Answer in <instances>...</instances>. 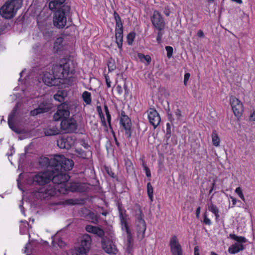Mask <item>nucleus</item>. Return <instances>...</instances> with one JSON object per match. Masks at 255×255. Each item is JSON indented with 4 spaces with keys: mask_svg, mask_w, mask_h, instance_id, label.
Wrapping results in <instances>:
<instances>
[{
    "mask_svg": "<svg viewBox=\"0 0 255 255\" xmlns=\"http://www.w3.org/2000/svg\"><path fill=\"white\" fill-rule=\"evenodd\" d=\"M40 165L46 166V170H53L55 167H63L64 169H72L74 162L71 159L66 158L62 155H54L53 158H41L39 161Z\"/></svg>",
    "mask_w": 255,
    "mask_h": 255,
    "instance_id": "obj_1",
    "label": "nucleus"
},
{
    "mask_svg": "<svg viewBox=\"0 0 255 255\" xmlns=\"http://www.w3.org/2000/svg\"><path fill=\"white\" fill-rule=\"evenodd\" d=\"M22 0H9L0 8V15L5 19H11L22 5Z\"/></svg>",
    "mask_w": 255,
    "mask_h": 255,
    "instance_id": "obj_2",
    "label": "nucleus"
},
{
    "mask_svg": "<svg viewBox=\"0 0 255 255\" xmlns=\"http://www.w3.org/2000/svg\"><path fill=\"white\" fill-rule=\"evenodd\" d=\"M119 210L122 229L127 233L126 251L128 253H130L132 250L133 246V240L132 234L128 225L127 215L123 213L121 208H119Z\"/></svg>",
    "mask_w": 255,
    "mask_h": 255,
    "instance_id": "obj_3",
    "label": "nucleus"
},
{
    "mask_svg": "<svg viewBox=\"0 0 255 255\" xmlns=\"http://www.w3.org/2000/svg\"><path fill=\"white\" fill-rule=\"evenodd\" d=\"M71 169H66L63 167H54L53 170H51L52 182L57 184H63L68 181L69 176L66 171Z\"/></svg>",
    "mask_w": 255,
    "mask_h": 255,
    "instance_id": "obj_4",
    "label": "nucleus"
},
{
    "mask_svg": "<svg viewBox=\"0 0 255 255\" xmlns=\"http://www.w3.org/2000/svg\"><path fill=\"white\" fill-rule=\"evenodd\" d=\"M71 62H67L63 64L57 65L53 68V73L57 81L59 79L66 78L69 73L72 72V69L70 67Z\"/></svg>",
    "mask_w": 255,
    "mask_h": 255,
    "instance_id": "obj_5",
    "label": "nucleus"
},
{
    "mask_svg": "<svg viewBox=\"0 0 255 255\" xmlns=\"http://www.w3.org/2000/svg\"><path fill=\"white\" fill-rule=\"evenodd\" d=\"M143 215L140 209L136 211L135 214V227L137 233V237L139 240H142L144 237L146 231V223L143 219Z\"/></svg>",
    "mask_w": 255,
    "mask_h": 255,
    "instance_id": "obj_6",
    "label": "nucleus"
},
{
    "mask_svg": "<svg viewBox=\"0 0 255 255\" xmlns=\"http://www.w3.org/2000/svg\"><path fill=\"white\" fill-rule=\"evenodd\" d=\"M56 194L55 189L48 186L42 187L33 192V196L40 200H48Z\"/></svg>",
    "mask_w": 255,
    "mask_h": 255,
    "instance_id": "obj_7",
    "label": "nucleus"
},
{
    "mask_svg": "<svg viewBox=\"0 0 255 255\" xmlns=\"http://www.w3.org/2000/svg\"><path fill=\"white\" fill-rule=\"evenodd\" d=\"M230 238L237 241V243L231 246L228 249V252L231 254H235L244 249L243 243L246 242V239L243 237L237 236L235 234H230Z\"/></svg>",
    "mask_w": 255,
    "mask_h": 255,
    "instance_id": "obj_8",
    "label": "nucleus"
},
{
    "mask_svg": "<svg viewBox=\"0 0 255 255\" xmlns=\"http://www.w3.org/2000/svg\"><path fill=\"white\" fill-rule=\"evenodd\" d=\"M52 180L51 170H46L35 175L33 178V181L39 185H43Z\"/></svg>",
    "mask_w": 255,
    "mask_h": 255,
    "instance_id": "obj_9",
    "label": "nucleus"
},
{
    "mask_svg": "<svg viewBox=\"0 0 255 255\" xmlns=\"http://www.w3.org/2000/svg\"><path fill=\"white\" fill-rule=\"evenodd\" d=\"M153 26L159 31L163 30L165 26V22L161 14L157 10H154L150 17Z\"/></svg>",
    "mask_w": 255,
    "mask_h": 255,
    "instance_id": "obj_10",
    "label": "nucleus"
},
{
    "mask_svg": "<svg viewBox=\"0 0 255 255\" xmlns=\"http://www.w3.org/2000/svg\"><path fill=\"white\" fill-rule=\"evenodd\" d=\"M70 115L68 106L65 103L60 105L57 108L56 112L53 115V119L55 121H59L62 119H66Z\"/></svg>",
    "mask_w": 255,
    "mask_h": 255,
    "instance_id": "obj_11",
    "label": "nucleus"
},
{
    "mask_svg": "<svg viewBox=\"0 0 255 255\" xmlns=\"http://www.w3.org/2000/svg\"><path fill=\"white\" fill-rule=\"evenodd\" d=\"M102 248L107 253L116 255L118 250L113 241L107 237L103 238L101 240Z\"/></svg>",
    "mask_w": 255,
    "mask_h": 255,
    "instance_id": "obj_12",
    "label": "nucleus"
},
{
    "mask_svg": "<svg viewBox=\"0 0 255 255\" xmlns=\"http://www.w3.org/2000/svg\"><path fill=\"white\" fill-rule=\"evenodd\" d=\"M67 22L65 12L63 9L56 11L53 17V24L58 28H62L65 26Z\"/></svg>",
    "mask_w": 255,
    "mask_h": 255,
    "instance_id": "obj_13",
    "label": "nucleus"
},
{
    "mask_svg": "<svg viewBox=\"0 0 255 255\" xmlns=\"http://www.w3.org/2000/svg\"><path fill=\"white\" fill-rule=\"evenodd\" d=\"M146 114L150 124L155 129L159 125L161 121L159 114L154 108L148 109L146 112Z\"/></svg>",
    "mask_w": 255,
    "mask_h": 255,
    "instance_id": "obj_14",
    "label": "nucleus"
},
{
    "mask_svg": "<svg viewBox=\"0 0 255 255\" xmlns=\"http://www.w3.org/2000/svg\"><path fill=\"white\" fill-rule=\"evenodd\" d=\"M230 101L234 115L237 117H241L244 111L242 103L234 96L230 97Z\"/></svg>",
    "mask_w": 255,
    "mask_h": 255,
    "instance_id": "obj_15",
    "label": "nucleus"
},
{
    "mask_svg": "<svg viewBox=\"0 0 255 255\" xmlns=\"http://www.w3.org/2000/svg\"><path fill=\"white\" fill-rule=\"evenodd\" d=\"M61 128L65 132H72L77 128L76 121L73 119L62 120L61 122Z\"/></svg>",
    "mask_w": 255,
    "mask_h": 255,
    "instance_id": "obj_16",
    "label": "nucleus"
},
{
    "mask_svg": "<svg viewBox=\"0 0 255 255\" xmlns=\"http://www.w3.org/2000/svg\"><path fill=\"white\" fill-rule=\"evenodd\" d=\"M75 142V139L71 136H62L57 140V144L61 149H69Z\"/></svg>",
    "mask_w": 255,
    "mask_h": 255,
    "instance_id": "obj_17",
    "label": "nucleus"
},
{
    "mask_svg": "<svg viewBox=\"0 0 255 255\" xmlns=\"http://www.w3.org/2000/svg\"><path fill=\"white\" fill-rule=\"evenodd\" d=\"M170 246L173 255H182L181 247L176 236H172L170 239Z\"/></svg>",
    "mask_w": 255,
    "mask_h": 255,
    "instance_id": "obj_18",
    "label": "nucleus"
},
{
    "mask_svg": "<svg viewBox=\"0 0 255 255\" xmlns=\"http://www.w3.org/2000/svg\"><path fill=\"white\" fill-rule=\"evenodd\" d=\"M43 82L47 86H52L58 85L60 82L57 81L55 75L50 72H44L42 77Z\"/></svg>",
    "mask_w": 255,
    "mask_h": 255,
    "instance_id": "obj_19",
    "label": "nucleus"
},
{
    "mask_svg": "<svg viewBox=\"0 0 255 255\" xmlns=\"http://www.w3.org/2000/svg\"><path fill=\"white\" fill-rule=\"evenodd\" d=\"M121 116L120 123L125 129L126 134L128 136V137H130V120L127 116L125 115L124 112H122Z\"/></svg>",
    "mask_w": 255,
    "mask_h": 255,
    "instance_id": "obj_20",
    "label": "nucleus"
},
{
    "mask_svg": "<svg viewBox=\"0 0 255 255\" xmlns=\"http://www.w3.org/2000/svg\"><path fill=\"white\" fill-rule=\"evenodd\" d=\"M91 243L92 239L90 236L88 234H85L81 238L79 248L88 252L91 248Z\"/></svg>",
    "mask_w": 255,
    "mask_h": 255,
    "instance_id": "obj_21",
    "label": "nucleus"
},
{
    "mask_svg": "<svg viewBox=\"0 0 255 255\" xmlns=\"http://www.w3.org/2000/svg\"><path fill=\"white\" fill-rule=\"evenodd\" d=\"M50 109V106L47 103H42L38 106L37 108L31 111L30 114L33 116H35L39 114L47 112Z\"/></svg>",
    "mask_w": 255,
    "mask_h": 255,
    "instance_id": "obj_22",
    "label": "nucleus"
},
{
    "mask_svg": "<svg viewBox=\"0 0 255 255\" xmlns=\"http://www.w3.org/2000/svg\"><path fill=\"white\" fill-rule=\"evenodd\" d=\"M85 230L87 232L96 235L102 239L105 237L104 231L102 229L98 227L87 225L86 226Z\"/></svg>",
    "mask_w": 255,
    "mask_h": 255,
    "instance_id": "obj_23",
    "label": "nucleus"
},
{
    "mask_svg": "<svg viewBox=\"0 0 255 255\" xmlns=\"http://www.w3.org/2000/svg\"><path fill=\"white\" fill-rule=\"evenodd\" d=\"M37 24L44 34H48L50 36L52 34V31L51 30V24L50 23L37 21Z\"/></svg>",
    "mask_w": 255,
    "mask_h": 255,
    "instance_id": "obj_24",
    "label": "nucleus"
},
{
    "mask_svg": "<svg viewBox=\"0 0 255 255\" xmlns=\"http://www.w3.org/2000/svg\"><path fill=\"white\" fill-rule=\"evenodd\" d=\"M45 136H52L58 134L60 133L59 129L56 126H50L43 129Z\"/></svg>",
    "mask_w": 255,
    "mask_h": 255,
    "instance_id": "obj_25",
    "label": "nucleus"
},
{
    "mask_svg": "<svg viewBox=\"0 0 255 255\" xmlns=\"http://www.w3.org/2000/svg\"><path fill=\"white\" fill-rule=\"evenodd\" d=\"M115 32L116 42L118 44L119 48H121L122 46V42L123 38V27H116Z\"/></svg>",
    "mask_w": 255,
    "mask_h": 255,
    "instance_id": "obj_26",
    "label": "nucleus"
},
{
    "mask_svg": "<svg viewBox=\"0 0 255 255\" xmlns=\"http://www.w3.org/2000/svg\"><path fill=\"white\" fill-rule=\"evenodd\" d=\"M16 110L14 109L12 112L9 116L8 118V124L9 128L14 132L17 133L20 132V130L17 129L13 124V119L15 117Z\"/></svg>",
    "mask_w": 255,
    "mask_h": 255,
    "instance_id": "obj_27",
    "label": "nucleus"
},
{
    "mask_svg": "<svg viewBox=\"0 0 255 255\" xmlns=\"http://www.w3.org/2000/svg\"><path fill=\"white\" fill-rule=\"evenodd\" d=\"M65 0H53L49 3V7L53 10L60 8L64 3Z\"/></svg>",
    "mask_w": 255,
    "mask_h": 255,
    "instance_id": "obj_28",
    "label": "nucleus"
},
{
    "mask_svg": "<svg viewBox=\"0 0 255 255\" xmlns=\"http://www.w3.org/2000/svg\"><path fill=\"white\" fill-rule=\"evenodd\" d=\"M66 96V93L64 91H59L54 95V99L59 102H62L64 101L65 97Z\"/></svg>",
    "mask_w": 255,
    "mask_h": 255,
    "instance_id": "obj_29",
    "label": "nucleus"
},
{
    "mask_svg": "<svg viewBox=\"0 0 255 255\" xmlns=\"http://www.w3.org/2000/svg\"><path fill=\"white\" fill-rule=\"evenodd\" d=\"M63 39L62 37L57 38L54 43V49L55 51H58L60 50L63 47Z\"/></svg>",
    "mask_w": 255,
    "mask_h": 255,
    "instance_id": "obj_30",
    "label": "nucleus"
},
{
    "mask_svg": "<svg viewBox=\"0 0 255 255\" xmlns=\"http://www.w3.org/2000/svg\"><path fill=\"white\" fill-rule=\"evenodd\" d=\"M81 185L80 183H73L71 184L70 186L67 185V187L69 188V190H70L72 192H81L82 190L81 189Z\"/></svg>",
    "mask_w": 255,
    "mask_h": 255,
    "instance_id": "obj_31",
    "label": "nucleus"
},
{
    "mask_svg": "<svg viewBox=\"0 0 255 255\" xmlns=\"http://www.w3.org/2000/svg\"><path fill=\"white\" fill-rule=\"evenodd\" d=\"M208 209L215 215L217 219L219 217V209L216 206L211 203L208 205Z\"/></svg>",
    "mask_w": 255,
    "mask_h": 255,
    "instance_id": "obj_32",
    "label": "nucleus"
},
{
    "mask_svg": "<svg viewBox=\"0 0 255 255\" xmlns=\"http://www.w3.org/2000/svg\"><path fill=\"white\" fill-rule=\"evenodd\" d=\"M212 140L214 145L218 146L219 145L220 140L215 130H214L212 133Z\"/></svg>",
    "mask_w": 255,
    "mask_h": 255,
    "instance_id": "obj_33",
    "label": "nucleus"
},
{
    "mask_svg": "<svg viewBox=\"0 0 255 255\" xmlns=\"http://www.w3.org/2000/svg\"><path fill=\"white\" fill-rule=\"evenodd\" d=\"M82 98L83 101L88 105L91 103V93L88 91H84L82 94Z\"/></svg>",
    "mask_w": 255,
    "mask_h": 255,
    "instance_id": "obj_34",
    "label": "nucleus"
},
{
    "mask_svg": "<svg viewBox=\"0 0 255 255\" xmlns=\"http://www.w3.org/2000/svg\"><path fill=\"white\" fill-rule=\"evenodd\" d=\"M114 16L116 21V27H123L121 18L119 14L116 11H114Z\"/></svg>",
    "mask_w": 255,
    "mask_h": 255,
    "instance_id": "obj_35",
    "label": "nucleus"
},
{
    "mask_svg": "<svg viewBox=\"0 0 255 255\" xmlns=\"http://www.w3.org/2000/svg\"><path fill=\"white\" fill-rule=\"evenodd\" d=\"M87 252L85 251L84 250H82V249L77 247L75 248L72 251V255H87Z\"/></svg>",
    "mask_w": 255,
    "mask_h": 255,
    "instance_id": "obj_36",
    "label": "nucleus"
},
{
    "mask_svg": "<svg viewBox=\"0 0 255 255\" xmlns=\"http://www.w3.org/2000/svg\"><path fill=\"white\" fill-rule=\"evenodd\" d=\"M147 191L148 196L150 199L151 202L153 201V187L150 182H148L147 184Z\"/></svg>",
    "mask_w": 255,
    "mask_h": 255,
    "instance_id": "obj_37",
    "label": "nucleus"
},
{
    "mask_svg": "<svg viewBox=\"0 0 255 255\" xmlns=\"http://www.w3.org/2000/svg\"><path fill=\"white\" fill-rule=\"evenodd\" d=\"M108 66L109 71L110 72H112V71H114L115 69H116V65L115 60L112 58H110L108 60Z\"/></svg>",
    "mask_w": 255,
    "mask_h": 255,
    "instance_id": "obj_38",
    "label": "nucleus"
},
{
    "mask_svg": "<svg viewBox=\"0 0 255 255\" xmlns=\"http://www.w3.org/2000/svg\"><path fill=\"white\" fill-rule=\"evenodd\" d=\"M125 166L128 172L131 173L133 171V165L130 160L128 159L126 160L125 162Z\"/></svg>",
    "mask_w": 255,
    "mask_h": 255,
    "instance_id": "obj_39",
    "label": "nucleus"
},
{
    "mask_svg": "<svg viewBox=\"0 0 255 255\" xmlns=\"http://www.w3.org/2000/svg\"><path fill=\"white\" fill-rule=\"evenodd\" d=\"M88 219L91 220V222L94 224H97L98 221V217L93 213H90L88 215Z\"/></svg>",
    "mask_w": 255,
    "mask_h": 255,
    "instance_id": "obj_40",
    "label": "nucleus"
},
{
    "mask_svg": "<svg viewBox=\"0 0 255 255\" xmlns=\"http://www.w3.org/2000/svg\"><path fill=\"white\" fill-rule=\"evenodd\" d=\"M138 57L142 62H144V61H146L148 63H149V62L151 61V58L149 56H148V55L145 56L141 53L138 54Z\"/></svg>",
    "mask_w": 255,
    "mask_h": 255,
    "instance_id": "obj_41",
    "label": "nucleus"
},
{
    "mask_svg": "<svg viewBox=\"0 0 255 255\" xmlns=\"http://www.w3.org/2000/svg\"><path fill=\"white\" fill-rule=\"evenodd\" d=\"M76 204L75 201L73 199H67L63 202H60L58 204L65 205H72Z\"/></svg>",
    "mask_w": 255,
    "mask_h": 255,
    "instance_id": "obj_42",
    "label": "nucleus"
},
{
    "mask_svg": "<svg viewBox=\"0 0 255 255\" xmlns=\"http://www.w3.org/2000/svg\"><path fill=\"white\" fill-rule=\"evenodd\" d=\"M135 33L133 32H131L129 33L127 36V40L128 43L129 45H131L132 42L133 41L134 38L135 37Z\"/></svg>",
    "mask_w": 255,
    "mask_h": 255,
    "instance_id": "obj_43",
    "label": "nucleus"
},
{
    "mask_svg": "<svg viewBox=\"0 0 255 255\" xmlns=\"http://www.w3.org/2000/svg\"><path fill=\"white\" fill-rule=\"evenodd\" d=\"M175 116L177 118V121H181L182 120L183 116L181 111L179 109H177L175 112Z\"/></svg>",
    "mask_w": 255,
    "mask_h": 255,
    "instance_id": "obj_44",
    "label": "nucleus"
},
{
    "mask_svg": "<svg viewBox=\"0 0 255 255\" xmlns=\"http://www.w3.org/2000/svg\"><path fill=\"white\" fill-rule=\"evenodd\" d=\"M165 49L167 51V56L169 58H171L173 54V48L171 46H167L165 47Z\"/></svg>",
    "mask_w": 255,
    "mask_h": 255,
    "instance_id": "obj_45",
    "label": "nucleus"
},
{
    "mask_svg": "<svg viewBox=\"0 0 255 255\" xmlns=\"http://www.w3.org/2000/svg\"><path fill=\"white\" fill-rule=\"evenodd\" d=\"M104 110H105V112L106 113V117H107V118L108 122L109 124V125H110L111 118V115L110 114V113H109V110H108V106L107 105H105V106H104Z\"/></svg>",
    "mask_w": 255,
    "mask_h": 255,
    "instance_id": "obj_46",
    "label": "nucleus"
},
{
    "mask_svg": "<svg viewBox=\"0 0 255 255\" xmlns=\"http://www.w3.org/2000/svg\"><path fill=\"white\" fill-rule=\"evenodd\" d=\"M235 192L242 200H244V195L243 194L242 189L240 187L237 188L235 190Z\"/></svg>",
    "mask_w": 255,
    "mask_h": 255,
    "instance_id": "obj_47",
    "label": "nucleus"
},
{
    "mask_svg": "<svg viewBox=\"0 0 255 255\" xmlns=\"http://www.w3.org/2000/svg\"><path fill=\"white\" fill-rule=\"evenodd\" d=\"M142 165H143L144 170L145 172L146 176L150 177L151 173H150V169L147 167L146 165L144 163H143Z\"/></svg>",
    "mask_w": 255,
    "mask_h": 255,
    "instance_id": "obj_48",
    "label": "nucleus"
},
{
    "mask_svg": "<svg viewBox=\"0 0 255 255\" xmlns=\"http://www.w3.org/2000/svg\"><path fill=\"white\" fill-rule=\"evenodd\" d=\"M204 223L206 224L210 225L211 224V222L210 220L207 217V215L206 214H204Z\"/></svg>",
    "mask_w": 255,
    "mask_h": 255,
    "instance_id": "obj_49",
    "label": "nucleus"
},
{
    "mask_svg": "<svg viewBox=\"0 0 255 255\" xmlns=\"http://www.w3.org/2000/svg\"><path fill=\"white\" fill-rule=\"evenodd\" d=\"M190 76V74L189 73H185V74L184 75V84L185 85H186V84L189 79Z\"/></svg>",
    "mask_w": 255,
    "mask_h": 255,
    "instance_id": "obj_50",
    "label": "nucleus"
},
{
    "mask_svg": "<svg viewBox=\"0 0 255 255\" xmlns=\"http://www.w3.org/2000/svg\"><path fill=\"white\" fill-rule=\"evenodd\" d=\"M116 91L119 95H121L123 93V88L120 85H117L116 87Z\"/></svg>",
    "mask_w": 255,
    "mask_h": 255,
    "instance_id": "obj_51",
    "label": "nucleus"
},
{
    "mask_svg": "<svg viewBox=\"0 0 255 255\" xmlns=\"http://www.w3.org/2000/svg\"><path fill=\"white\" fill-rule=\"evenodd\" d=\"M77 152L79 153V155L81 157L83 158H86V154L84 151L80 150L77 151Z\"/></svg>",
    "mask_w": 255,
    "mask_h": 255,
    "instance_id": "obj_52",
    "label": "nucleus"
},
{
    "mask_svg": "<svg viewBox=\"0 0 255 255\" xmlns=\"http://www.w3.org/2000/svg\"><path fill=\"white\" fill-rule=\"evenodd\" d=\"M162 35V33L160 32V31H159V32H158L157 33V36L156 38V40L158 43H160L161 41Z\"/></svg>",
    "mask_w": 255,
    "mask_h": 255,
    "instance_id": "obj_53",
    "label": "nucleus"
},
{
    "mask_svg": "<svg viewBox=\"0 0 255 255\" xmlns=\"http://www.w3.org/2000/svg\"><path fill=\"white\" fill-rule=\"evenodd\" d=\"M168 119L171 123H175V119L173 118L171 114L168 113L167 115Z\"/></svg>",
    "mask_w": 255,
    "mask_h": 255,
    "instance_id": "obj_54",
    "label": "nucleus"
},
{
    "mask_svg": "<svg viewBox=\"0 0 255 255\" xmlns=\"http://www.w3.org/2000/svg\"><path fill=\"white\" fill-rule=\"evenodd\" d=\"M106 171H107V173H108V174L110 176H111V177H114V172H112V171L111 169H109V168H106Z\"/></svg>",
    "mask_w": 255,
    "mask_h": 255,
    "instance_id": "obj_55",
    "label": "nucleus"
},
{
    "mask_svg": "<svg viewBox=\"0 0 255 255\" xmlns=\"http://www.w3.org/2000/svg\"><path fill=\"white\" fill-rule=\"evenodd\" d=\"M197 35L199 37L203 38L204 37V34L202 30H199L197 32Z\"/></svg>",
    "mask_w": 255,
    "mask_h": 255,
    "instance_id": "obj_56",
    "label": "nucleus"
},
{
    "mask_svg": "<svg viewBox=\"0 0 255 255\" xmlns=\"http://www.w3.org/2000/svg\"><path fill=\"white\" fill-rule=\"evenodd\" d=\"M163 12L165 14L166 16H168L170 15V11L168 8H165Z\"/></svg>",
    "mask_w": 255,
    "mask_h": 255,
    "instance_id": "obj_57",
    "label": "nucleus"
},
{
    "mask_svg": "<svg viewBox=\"0 0 255 255\" xmlns=\"http://www.w3.org/2000/svg\"><path fill=\"white\" fill-rule=\"evenodd\" d=\"M200 210H201V208L200 207H198L197 210H196V217L197 218H199V215H200Z\"/></svg>",
    "mask_w": 255,
    "mask_h": 255,
    "instance_id": "obj_58",
    "label": "nucleus"
},
{
    "mask_svg": "<svg viewBox=\"0 0 255 255\" xmlns=\"http://www.w3.org/2000/svg\"><path fill=\"white\" fill-rule=\"evenodd\" d=\"M106 83H107V86L108 87H111V82H110V80L109 79V78H108L107 76H106Z\"/></svg>",
    "mask_w": 255,
    "mask_h": 255,
    "instance_id": "obj_59",
    "label": "nucleus"
},
{
    "mask_svg": "<svg viewBox=\"0 0 255 255\" xmlns=\"http://www.w3.org/2000/svg\"><path fill=\"white\" fill-rule=\"evenodd\" d=\"M194 255H200L198 247H195L194 248Z\"/></svg>",
    "mask_w": 255,
    "mask_h": 255,
    "instance_id": "obj_60",
    "label": "nucleus"
},
{
    "mask_svg": "<svg viewBox=\"0 0 255 255\" xmlns=\"http://www.w3.org/2000/svg\"><path fill=\"white\" fill-rule=\"evenodd\" d=\"M97 111L101 117V115H102L103 116L102 109H101V107H100V106L97 107Z\"/></svg>",
    "mask_w": 255,
    "mask_h": 255,
    "instance_id": "obj_61",
    "label": "nucleus"
},
{
    "mask_svg": "<svg viewBox=\"0 0 255 255\" xmlns=\"http://www.w3.org/2000/svg\"><path fill=\"white\" fill-rule=\"evenodd\" d=\"M230 198L232 199V202H233V206H234L236 203V200L235 198H234V197H233L232 196H231Z\"/></svg>",
    "mask_w": 255,
    "mask_h": 255,
    "instance_id": "obj_62",
    "label": "nucleus"
},
{
    "mask_svg": "<svg viewBox=\"0 0 255 255\" xmlns=\"http://www.w3.org/2000/svg\"><path fill=\"white\" fill-rule=\"evenodd\" d=\"M233 1L236 2L238 3L241 4L242 3V0H232Z\"/></svg>",
    "mask_w": 255,
    "mask_h": 255,
    "instance_id": "obj_63",
    "label": "nucleus"
},
{
    "mask_svg": "<svg viewBox=\"0 0 255 255\" xmlns=\"http://www.w3.org/2000/svg\"><path fill=\"white\" fill-rule=\"evenodd\" d=\"M254 112H253V113L251 115V118H250V120H252L253 121H255V119L254 118Z\"/></svg>",
    "mask_w": 255,
    "mask_h": 255,
    "instance_id": "obj_64",
    "label": "nucleus"
}]
</instances>
